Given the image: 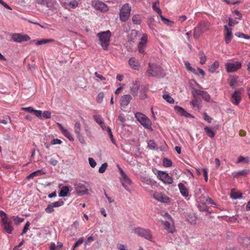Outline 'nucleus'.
<instances>
[{"label": "nucleus", "instance_id": "nucleus-50", "mask_svg": "<svg viewBox=\"0 0 250 250\" xmlns=\"http://www.w3.org/2000/svg\"><path fill=\"white\" fill-rule=\"evenodd\" d=\"M83 241H84L83 237L80 238L78 240V241H77L74 244L72 250H74L76 248L79 247L80 245H81L83 242Z\"/></svg>", "mask_w": 250, "mask_h": 250}, {"label": "nucleus", "instance_id": "nucleus-26", "mask_svg": "<svg viewBox=\"0 0 250 250\" xmlns=\"http://www.w3.org/2000/svg\"><path fill=\"white\" fill-rule=\"evenodd\" d=\"M180 192L183 196L187 198L188 196V191L186 186L182 183H180L178 185Z\"/></svg>", "mask_w": 250, "mask_h": 250}, {"label": "nucleus", "instance_id": "nucleus-28", "mask_svg": "<svg viewBox=\"0 0 250 250\" xmlns=\"http://www.w3.org/2000/svg\"><path fill=\"white\" fill-rule=\"evenodd\" d=\"M148 90V86L147 85L142 87V89L140 91L139 97L142 100H145L147 98L146 92Z\"/></svg>", "mask_w": 250, "mask_h": 250}, {"label": "nucleus", "instance_id": "nucleus-6", "mask_svg": "<svg viewBox=\"0 0 250 250\" xmlns=\"http://www.w3.org/2000/svg\"><path fill=\"white\" fill-rule=\"evenodd\" d=\"M148 66L147 73L149 76L160 77L162 75L163 69L161 66L151 63H149Z\"/></svg>", "mask_w": 250, "mask_h": 250}, {"label": "nucleus", "instance_id": "nucleus-23", "mask_svg": "<svg viewBox=\"0 0 250 250\" xmlns=\"http://www.w3.org/2000/svg\"><path fill=\"white\" fill-rule=\"evenodd\" d=\"M38 4L49 8L53 7L55 0H36Z\"/></svg>", "mask_w": 250, "mask_h": 250}, {"label": "nucleus", "instance_id": "nucleus-22", "mask_svg": "<svg viewBox=\"0 0 250 250\" xmlns=\"http://www.w3.org/2000/svg\"><path fill=\"white\" fill-rule=\"evenodd\" d=\"M57 125L60 130L65 137L68 139L70 141H73L74 138L71 133L66 129L64 128L63 126L60 123H57Z\"/></svg>", "mask_w": 250, "mask_h": 250}, {"label": "nucleus", "instance_id": "nucleus-21", "mask_svg": "<svg viewBox=\"0 0 250 250\" xmlns=\"http://www.w3.org/2000/svg\"><path fill=\"white\" fill-rule=\"evenodd\" d=\"M193 90L194 91L195 94L197 96H201L202 97L203 99L206 101L208 102L210 99V96L208 93L207 92L200 90L198 89H196L195 88H193Z\"/></svg>", "mask_w": 250, "mask_h": 250}, {"label": "nucleus", "instance_id": "nucleus-34", "mask_svg": "<svg viewBox=\"0 0 250 250\" xmlns=\"http://www.w3.org/2000/svg\"><path fill=\"white\" fill-rule=\"evenodd\" d=\"M198 56L200 59V63L201 64H205L207 60V58L205 54L202 51H200L198 53Z\"/></svg>", "mask_w": 250, "mask_h": 250}, {"label": "nucleus", "instance_id": "nucleus-43", "mask_svg": "<svg viewBox=\"0 0 250 250\" xmlns=\"http://www.w3.org/2000/svg\"><path fill=\"white\" fill-rule=\"evenodd\" d=\"M174 109L176 111L177 113H178L179 114H180L181 116H183L184 113H185V111H186V110H185L184 108H183L182 107H181L180 106H175L174 107Z\"/></svg>", "mask_w": 250, "mask_h": 250}, {"label": "nucleus", "instance_id": "nucleus-40", "mask_svg": "<svg viewBox=\"0 0 250 250\" xmlns=\"http://www.w3.org/2000/svg\"><path fill=\"white\" fill-rule=\"evenodd\" d=\"M242 193L238 192H235L231 190L230 193V197L233 199H238L242 198Z\"/></svg>", "mask_w": 250, "mask_h": 250}, {"label": "nucleus", "instance_id": "nucleus-55", "mask_svg": "<svg viewBox=\"0 0 250 250\" xmlns=\"http://www.w3.org/2000/svg\"><path fill=\"white\" fill-rule=\"evenodd\" d=\"M235 35L239 38H243L246 39H250V36H249L247 35H246L243 33L238 32L235 34Z\"/></svg>", "mask_w": 250, "mask_h": 250}, {"label": "nucleus", "instance_id": "nucleus-52", "mask_svg": "<svg viewBox=\"0 0 250 250\" xmlns=\"http://www.w3.org/2000/svg\"><path fill=\"white\" fill-rule=\"evenodd\" d=\"M198 208H199L200 211H208V208L206 205V204H199V205H198Z\"/></svg>", "mask_w": 250, "mask_h": 250}, {"label": "nucleus", "instance_id": "nucleus-63", "mask_svg": "<svg viewBox=\"0 0 250 250\" xmlns=\"http://www.w3.org/2000/svg\"><path fill=\"white\" fill-rule=\"evenodd\" d=\"M76 135H77V137L78 138L79 141L82 144H84L85 140H84V137L82 135L81 133H80L77 134Z\"/></svg>", "mask_w": 250, "mask_h": 250}, {"label": "nucleus", "instance_id": "nucleus-60", "mask_svg": "<svg viewBox=\"0 0 250 250\" xmlns=\"http://www.w3.org/2000/svg\"><path fill=\"white\" fill-rule=\"evenodd\" d=\"M21 110L23 111L28 112L30 113H33L35 109H34L32 107H22Z\"/></svg>", "mask_w": 250, "mask_h": 250}, {"label": "nucleus", "instance_id": "nucleus-35", "mask_svg": "<svg viewBox=\"0 0 250 250\" xmlns=\"http://www.w3.org/2000/svg\"><path fill=\"white\" fill-rule=\"evenodd\" d=\"M54 42V39H42L41 41H39L38 42H36V44L37 45H42V44H45V43H50V42Z\"/></svg>", "mask_w": 250, "mask_h": 250}, {"label": "nucleus", "instance_id": "nucleus-33", "mask_svg": "<svg viewBox=\"0 0 250 250\" xmlns=\"http://www.w3.org/2000/svg\"><path fill=\"white\" fill-rule=\"evenodd\" d=\"M219 62L218 61H215L213 63L209 68V71L212 73L215 72L216 69L219 67Z\"/></svg>", "mask_w": 250, "mask_h": 250}, {"label": "nucleus", "instance_id": "nucleus-32", "mask_svg": "<svg viewBox=\"0 0 250 250\" xmlns=\"http://www.w3.org/2000/svg\"><path fill=\"white\" fill-rule=\"evenodd\" d=\"M204 130L206 134L210 138H213L215 135V133L209 127L206 126L204 127Z\"/></svg>", "mask_w": 250, "mask_h": 250}, {"label": "nucleus", "instance_id": "nucleus-1", "mask_svg": "<svg viewBox=\"0 0 250 250\" xmlns=\"http://www.w3.org/2000/svg\"><path fill=\"white\" fill-rule=\"evenodd\" d=\"M100 42V44L103 49L107 50L108 48L111 37V32L109 30L102 32L97 34Z\"/></svg>", "mask_w": 250, "mask_h": 250}, {"label": "nucleus", "instance_id": "nucleus-58", "mask_svg": "<svg viewBox=\"0 0 250 250\" xmlns=\"http://www.w3.org/2000/svg\"><path fill=\"white\" fill-rule=\"evenodd\" d=\"M107 131L109 134L110 138L111 139L112 143L115 144V141L113 139V136L112 133L111 129L109 127H107Z\"/></svg>", "mask_w": 250, "mask_h": 250}, {"label": "nucleus", "instance_id": "nucleus-16", "mask_svg": "<svg viewBox=\"0 0 250 250\" xmlns=\"http://www.w3.org/2000/svg\"><path fill=\"white\" fill-rule=\"evenodd\" d=\"M153 197L156 200L162 203H168L170 201L168 197L160 192H155L153 194Z\"/></svg>", "mask_w": 250, "mask_h": 250}, {"label": "nucleus", "instance_id": "nucleus-25", "mask_svg": "<svg viewBox=\"0 0 250 250\" xmlns=\"http://www.w3.org/2000/svg\"><path fill=\"white\" fill-rule=\"evenodd\" d=\"M199 204H208L216 205L214 201L208 196L205 197L201 196L199 198Z\"/></svg>", "mask_w": 250, "mask_h": 250}, {"label": "nucleus", "instance_id": "nucleus-49", "mask_svg": "<svg viewBox=\"0 0 250 250\" xmlns=\"http://www.w3.org/2000/svg\"><path fill=\"white\" fill-rule=\"evenodd\" d=\"M79 2L74 0H71L68 5L70 8H75L78 5Z\"/></svg>", "mask_w": 250, "mask_h": 250}, {"label": "nucleus", "instance_id": "nucleus-47", "mask_svg": "<svg viewBox=\"0 0 250 250\" xmlns=\"http://www.w3.org/2000/svg\"><path fill=\"white\" fill-rule=\"evenodd\" d=\"M172 162L167 158H164L163 160V165L166 167H169L172 165Z\"/></svg>", "mask_w": 250, "mask_h": 250}, {"label": "nucleus", "instance_id": "nucleus-4", "mask_svg": "<svg viewBox=\"0 0 250 250\" xmlns=\"http://www.w3.org/2000/svg\"><path fill=\"white\" fill-rule=\"evenodd\" d=\"M119 170L121 175V178H120V181L123 185V186L125 188V189L129 191H131L130 186L132 184V181L130 179V178L127 176V175L125 173L123 169L118 166Z\"/></svg>", "mask_w": 250, "mask_h": 250}, {"label": "nucleus", "instance_id": "nucleus-56", "mask_svg": "<svg viewBox=\"0 0 250 250\" xmlns=\"http://www.w3.org/2000/svg\"><path fill=\"white\" fill-rule=\"evenodd\" d=\"M118 120L120 124L123 125L125 122V118L124 114H120L118 116Z\"/></svg>", "mask_w": 250, "mask_h": 250}, {"label": "nucleus", "instance_id": "nucleus-51", "mask_svg": "<svg viewBox=\"0 0 250 250\" xmlns=\"http://www.w3.org/2000/svg\"><path fill=\"white\" fill-rule=\"evenodd\" d=\"M64 202L60 200L59 201L54 202L51 203V205H52L53 208H57L62 206Z\"/></svg>", "mask_w": 250, "mask_h": 250}, {"label": "nucleus", "instance_id": "nucleus-44", "mask_svg": "<svg viewBox=\"0 0 250 250\" xmlns=\"http://www.w3.org/2000/svg\"><path fill=\"white\" fill-rule=\"evenodd\" d=\"M74 130L76 134L81 133V124L80 122H77L75 123L74 125Z\"/></svg>", "mask_w": 250, "mask_h": 250}, {"label": "nucleus", "instance_id": "nucleus-53", "mask_svg": "<svg viewBox=\"0 0 250 250\" xmlns=\"http://www.w3.org/2000/svg\"><path fill=\"white\" fill-rule=\"evenodd\" d=\"M107 163H105L102 164V166H101V167L99 169V173H104L106 169L107 168Z\"/></svg>", "mask_w": 250, "mask_h": 250}, {"label": "nucleus", "instance_id": "nucleus-29", "mask_svg": "<svg viewBox=\"0 0 250 250\" xmlns=\"http://www.w3.org/2000/svg\"><path fill=\"white\" fill-rule=\"evenodd\" d=\"M138 34V32L136 30H132L130 33L128 35V41L130 42H134Z\"/></svg>", "mask_w": 250, "mask_h": 250}, {"label": "nucleus", "instance_id": "nucleus-10", "mask_svg": "<svg viewBox=\"0 0 250 250\" xmlns=\"http://www.w3.org/2000/svg\"><path fill=\"white\" fill-rule=\"evenodd\" d=\"M242 64L240 62H229L225 64L226 70L228 72H233L239 69Z\"/></svg>", "mask_w": 250, "mask_h": 250}, {"label": "nucleus", "instance_id": "nucleus-62", "mask_svg": "<svg viewBox=\"0 0 250 250\" xmlns=\"http://www.w3.org/2000/svg\"><path fill=\"white\" fill-rule=\"evenodd\" d=\"M29 226H30V223L29 222H27L25 224V226L24 227V228H23V229L22 230V233L21 234L22 235L27 232V230L29 229Z\"/></svg>", "mask_w": 250, "mask_h": 250}, {"label": "nucleus", "instance_id": "nucleus-41", "mask_svg": "<svg viewBox=\"0 0 250 250\" xmlns=\"http://www.w3.org/2000/svg\"><path fill=\"white\" fill-rule=\"evenodd\" d=\"M93 118L95 122L98 123L99 125H103L104 122L103 121V119L100 115H96L93 116Z\"/></svg>", "mask_w": 250, "mask_h": 250}, {"label": "nucleus", "instance_id": "nucleus-24", "mask_svg": "<svg viewBox=\"0 0 250 250\" xmlns=\"http://www.w3.org/2000/svg\"><path fill=\"white\" fill-rule=\"evenodd\" d=\"M132 99V96L129 94L123 95L120 100V104L121 106H126L128 105Z\"/></svg>", "mask_w": 250, "mask_h": 250}, {"label": "nucleus", "instance_id": "nucleus-31", "mask_svg": "<svg viewBox=\"0 0 250 250\" xmlns=\"http://www.w3.org/2000/svg\"><path fill=\"white\" fill-rule=\"evenodd\" d=\"M159 1L157 0L153 3L152 7L153 9L160 15L162 13V12L159 8Z\"/></svg>", "mask_w": 250, "mask_h": 250}, {"label": "nucleus", "instance_id": "nucleus-2", "mask_svg": "<svg viewBox=\"0 0 250 250\" xmlns=\"http://www.w3.org/2000/svg\"><path fill=\"white\" fill-rule=\"evenodd\" d=\"M209 28V23L208 22H200L194 29L193 37L196 39H198L203 33L208 30Z\"/></svg>", "mask_w": 250, "mask_h": 250}, {"label": "nucleus", "instance_id": "nucleus-27", "mask_svg": "<svg viewBox=\"0 0 250 250\" xmlns=\"http://www.w3.org/2000/svg\"><path fill=\"white\" fill-rule=\"evenodd\" d=\"M129 64L130 67L134 69H138L139 68V63L135 58H131L129 60Z\"/></svg>", "mask_w": 250, "mask_h": 250}, {"label": "nucleus", "instance_id": "nucleus-14", "mask_svg": "<svg viewBox=\"0 0 250 250\" xmlns=\"http://www.w3.org/2000/svg\"><path fill=\"white\" fill-rule=\"evenodd\" d=\"M147 42V35L144 34L141 37V41L138 45V51L140 53L145 54V49Z\"/></svg>", "mask_w": 250, "mask_h": 250}, {"label": "nucleus", "instance_id": "nucleus-45", "mask_svg": "<svg viewBox=\"0 0 250 250\" xmlns=\"http://www.w3.org/2000/svg\"><path fill=\"white\" fill-rule=\"evenodd\" d=\"M148 147L151 149H155L157 148V145L153 140H150L148 143Z\"/></svg>", "mask_w": 250, "mask_h": 250}, {"label": "nucleus", "instance_id": "nucleus-36", "mask_svg": "<svg viewBox=\"0 0 250 250\" xmlns=\"http://www.w3.org/2000/svg\"><path fill=\"white\" fill-rule=\"evenodd\" d=\"M132 21L134 24H140L141 22V17L139 15H134L132 18Z\"/></svg>", "mask_w": 250, "mask_h": 250}, {"label": "nucleus", "instance_id": "nucleus-5", "mask_svg": "<svg viewBox=\"0 0 250 250\" xmlns=\"http://www.w3.org/2000/svg\"><path fill=\"white\" fill-rule=\"evenodd\" d=\"M134 232L138 236L152 241V233L150 229L140 227L136 228L133 229Z\"/></svg>", "mask_w": 250, "mask_h": 250}, {"label": "nucleus", "instance_id": "nucleus-11", "mask_svg": "<svg viewBox=\"0 0 250 250\" xmlns=\"http://www.w3.org/2000/svg\"><path fill=\"white\" fill-rule=\"evenodd\" d=\"M158 177L164 183L171 184L173 182L171 177L168 175L166 172L159 171L158 172Z\"/></svg>", "mask_w": 250, "mask_h": 250}, {"label": "nucleus", "instance_id": "nucleus-42", "mask_svg": "<svg viewBox=\"0 0 250 250\" xmlns=\"http://www.w3.org/2000/svg\"><path fill=\"white\" fill-rule=\"evenodd\" d=\"M244 162L246 163H248L250 162V159L249 157H244L243 156H239L237 160L236 163H240L241 162Z\"/></svg>", "mask_w": 250, "mask_h": 250}, {"label": "nucleus", "instance_id": "nucleus-61", "mask_svg": "<svg viewBox=\"0 0 250 250\" xmlns=\"http://www.w3.org/2000/svg\"><path fill=\"white\" fill-rule=\"evenodd\" d=\"M89 163L92 167H95L96 166V161L92 158H88Z\"/></svg>", "mask_w": 250, "mask_h": 250}, {"label": "nucleus", "instance_id": "nucleus-15", "mask_svg": "<svg viewBox=\"0 0 250 250\" xmlns=\"http://www.w3.org/2000/svg\"><path fill=\"white\" fill-rule=\"evenodd\" d=\"M238 243L244 248L250 249V237L242 236L238 238Z\"/></svg>", "mask_w": 250, "mask_h": 250}, {"label": "nucleus", "instance_id": "nucleus-12", "mask_svg": "<svg viewBox=\"0 0 250 250\" xmlns=\"http://www.w3.org/2000/svg\"><path fill=\"white\" fill-rule=\"evenodd\" d=\"M92 5L95 9L102 12H106L108 10V7L105 3L98 0H93L92 1Z\"/></svg>", "mask_w": 250, "mask_h": 250}, {"label": "nucleus", "instance_id": "nucleus-38", "mask_svg": "<svg viewBox=\"0 0 250 250\" xmlns=\"http://www.w3.org/2000/svg\"><path fill=\"white\" fill-rule=\"evenodd\" d=\"M163 98L168 103L173 104L174 103V99L169 95V94L166 93L163 95Z\"/></svg>", "mask_w": 250, "mask_h": 250}, {"label": "nucleus", "instance_id": "nucleus-9", "mask_svg": "<svg viewBox=\"0 0 250 250\" xmlns=\"http://www.w3.org/2000/svg\"><path fill=\"white\" fill-rule=\"evenodd\" d=\"M12 40L16 42H22L30 40V37L23 33H13L11 35Z\"/></svg>", "mask_w": 250, "mask_h": 250}, {"label": "nucleus", "instance_id": "nucleus-18", "mask_svg": "<svg viewBox=\"0 0 250 250\" xmlns=\"http://www.w3.org/2000/svg\"><path fill=\"white\" fill-rule=\"evenodd\" d=\"M241 100V93L240 91H235L233 94H232L230 101L235 104L238 105Z\"/></svg>", "mask_w": 250, "mask_h": 250}, {"label": "nucleus", "instance_id": "nucleus-13", "mask_svg": "<svg viewBox=\"0 0 250 250\" xmlns=\"http://www.w3.org/2000/svg\"><path fill=\"white\" fill-rule=\"evenodd\" d=\"M74 186L77 193L81 195L88 194V190L84 184L81 183H76L74 184Z\"/></svg>", "mask_w": 250, "mask_h": 250}, {"label": "nucleus", "instance_id": "nucleus-48", "mask_svg": "<svg viewBox=\"0 0 250 250\" xmlns=\"http://www.w3.org/2000/svg\"><path fill=\"white\" fill-rule=\"evenodd\" d=\"M104 92H100L98 94L97 97V102L98 103H101L104 98Z\"/></svg>", "mask_w": 250, "mask_h": 250}, {"label": "nucleus", "instance_id": "nucleus-37", "mask_svg": "<svg viewBox=\"0 0 250 250\" xmlns=\"http://www.w3.org/2000/svg\"><path fill=\"white\" fill-rule=\"evenodd\" d=\"M250 171L248 169H244L242 170H240L237 172H236L235 173V175L234 176L235 177H238L239 176L243 175V176H246L248 174Z\"/></svg>", "mask_w": 250, "mask_h": 250}, {"label": "nucleus", "instance_id": "nucleus-19", "mask_svg": "<svg viewBox=\"0 0 250 250\" xmlns=\"http://www.w3.org/2000/svg\"><path fill=\"white\" fill-rule=\"evenodd\" d=\"M140 87V83L138 81H135L133 82L130 87V90L131 94L133 96L135 97L137 96L138 90Z\"/></svg>", "mask_w": 250, "mask_h": 250}, {"label": "nucleus", "instance_id": "nucleus-3", "mask_svg": "<svg viewBox=\"0 0 250 250\" xmlns=\"http://www.w3.org/2000/svg\"><path fill=\"white\" fill-rule=\"evenodd\" d=\"M166 220H161V224L164 227V228L169 233H173L175 231V228L173 221L172 217L168 213H166L164 215Z\"/></svg>", "mask_w": 250, "mask_h": 250}, {"label": "nucleus", "instance_id": "nucleus-30", "mask_svg": "<svg viewBox=\"0 0 250 250\" xmlns=\"http://www.w3.org/2000/svg\"><path fill=\"white\" fill-rule=\"evenodd\" d=\"M69 191V188L67 186L63 187L59 192V195L60 197H65L67 195Z\"/></svg>", "mask_w": 250, "mask_h": 250}, {"label": "nucleus", "instance_id": "nucleus-46", "mask_svg": "<svg viewBox=\"0 0 250 250\" xmlns=\"http://www.w3.org/2000/svg\"><path fill=\"white\" fill-rule=\"evenodd\" d=\"M160 18L161 19V20L164 21V22L167 25H170L171 23H172L173 22L170 21L169 20H168V19H167L166 18H165L162 15V14L161 15H160Z\"/></svg>", "mask_w": 250, "mask_h": 250}, {"label": "nucleus", "instance_id": "nucleus-39", "mask_svg": "<svg viewBox=\"0 0 250 250\" xmlns=\"http://www.w3.org/2000/svg\"><path fill=\"white\" fill-rule=\"evenodd\" d=\"M184 63H185V66H186V68H187L188 70H189V71H190L192 72V73H193L194 74H197V72H196V70L195 69L193 68L190 66V63H189V62H188V61L185 62Z\"/></svg>", "mask_w": 250, "mask_h": 250}, {"label": "nucleus", "instance_id": "nucleus-57", "mask_svg": "<svg viewBox=\"0 0 250 250\" xmlns=\"http://www.w3.org/2000/svg\"><path fill=\"white\" fill-rule=\"evenodd\" d=\"M45 210L47 213H51L54 211V210L53 209V207L51 204L48 205L47 208L45 209Z\"/></svg>", "mask_w": 250, "mask_h": 250}, {"label": "nucleus", "instance_id": "nucleus-20", "mask_svg": "<svg viewBox=\"0 0 250 250\" xmlns=\"http://www.w3.org/2000/svg\"><path fill=\"white\" fill-rule=\"evenodd\" d=\"M225 30V40L227 44H229L232 38V29L229 28L227 25L224 26Z\"/></svg>", "mask_w": 250, "mask_h": 250}, {"label": "nucleus", "instance_id": "nucleus-7", "mask_svg": "<svg viewBox=\"0 0 250 250\" xmlns=\"http://www.w3.org/2000/svg\"><path fill=\"white\" fill-rule=\"evenodd\" d=\"M131 7L128 3L124 4L120 11V19L122 21H126L130 16Z\"/></svg>", "mask_w": 250, "mask_h": 250}, {"label": "nucleus", "instance_id": "nucleus-8", "mask_svg": "<svg viewBox=\"0 0 250 250\" xmlns=\"http://www.w3.org/2000/svg\"><path fill=\"white\" fill-rule=\"evenodd\" d=\"M135 116L139 123L146 128H150L151 127L150 120L144 114L137 112Z\"/></svg>", "mask_w": 250, "mask_h": 250}, {"label": "nucleus", "instance_id": "nucleus-54", "mask_svg": "<svg viewBox=\"0 0 250 250\" xmlns=\"http://www.w3.org/2000/svg\"><path fill=\"white\" fill-rule=\"evenodd\" d=\"M42 116L45 119H50L51 117V113L49 111H45L42 112Z\"/></svg>", "mask_w": 250, "mask_h": 250}, {"label": "nucleus", "instance_id": "nucleus-17", "mask_svg": "<svg viewBox=\"0 0 250 250\" xmlns=\"http://www.w3.org/2000/svg\"><path fill=\"white\" fill-rule=\"evenodd\" d=\"M11 222L8 218H3L2 219V225L4 230L8 234L12 233L13 230V227L11 225Z\"/></svg>", "mask_w": 250, "mask_h": 250}, {"label": "nucleus", "instance_id": "nucleus-59", "mask_svg": "<svg viewBox=\"0 0 250 250\" xmlns=\"http://www.w3.org/2000/svg\"><path fill=\"white\" fill-rule=\"evenodd\" d=\"M193 97H194V99L191 102V104H192L193 107H198L199 104L198 100L195 99V94H193Z\"/></svg>", "mask_w": 250, "mask_h": 250}, {"label": "nucleus", "instance_id": "nucleus-64", "mask_svg": "<svg viewBox=\"0 0 250 250\" xmlns=\"http://www.w3.org/2000/svg\"><path fill=\"white\" fill-rule=\"evenodd\" d=\"M33 114L38 118H41L42 116V111L39 110H34Z\"/></svg>", "mask_w": 250, "mask_h": 250}]
</instances>
